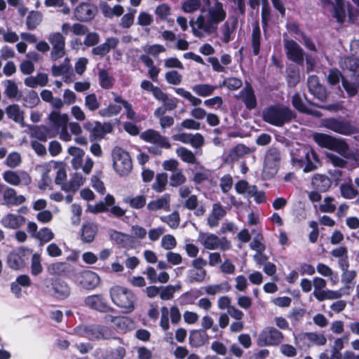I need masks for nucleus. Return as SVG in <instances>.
Wrapping results in <instances>:
<instances>
[{"label":"nucleus","mask_w":359,"mask_h":359,"mask_svg":"<svg viewBox=\"0 0 359 359\" xmlns=\"http://www.w3.org/2000/svg\"><path fill=\"white\" fill-rule=\"evenodd\" d=\"M109 236L111 240L114 241L116 243L123 245H127L132 241L131 236L121 233L120 231H117L116 230L111 231Z\"/></svg>","instance_id":"nucleus-50"},{"label":"nucleus","mask_w":359,"mask_h":359,"mask_svg":"<svg viewBox=\"0 0 359 359\" xmlns=\"http://www.w3.org/2000/svg\"><path fill=\"white\" fill-rule=\"evenodd\" d=\"M6 113L9 118L20 123L22 127L25 126L23 111L20 110L19 105L11 104L8 106L6 108Z\"/></svg>","instance_id":"nucleus-31"},{"label":"nucleus","mask_w":359,"mask_h":359,"mask_svg":"<svg viewBox=\"0 0 359 359\" xmlns=\"http://www.w3.org/2000/svg\"><path fill=\"white\" fill-rule=\"evenodd\" d=\"M165 114V113L163 112V109H156L154 112V116L158 118L159 124L163 130L171 127L175 123L173 117Z\"/></svg>","instance_id":"nucleus-40"},{"label":"nucleus","mask_w":359,"mask_h":359,"mask_svg":"<svg viewBox=\"0 0 359 359\" xmlns=\"http://www.w3.org/2000/svg\"><path fill=\"white\" fill-rule=\"evenodd\" d=\"M124 202L134 209L142 208L146 205V196L140 195L136 196H128L124 198Z\"/></svg>","instance_id":"nucleus-45"},{"label":"nucleus","mask_w":359,"mask_h":359,"mask_svg":"<svg viewBox=\"0 0 359 359\" xmlns=\"http://www.w3.org/2000/svg\"><path fill=\"white\" fill-rule=\"evenodd\" d=\"M205 292L208 295H215L219 293L227 292L231 290L228 282H223L220 284L210 285L205 287Z\"/></svg>","instance_id":"nucleus-41"},{"label":"nucleus","mask_w":359,"mask_h":359,"mask_svg":"<svg viewBox=\"0 0 359 359\" xmlns=\"http://www.w3.org/2000/svg\"><path fill=\"white\" fill-rule=\"evenodd\" d=\"M48 126H46V136L55 137L60 135V138L65 142L70 141L71 135L68 133L69 116L57 111H52L48 116Z\"/></svg>","instance_id":"nucleus-5"},{"label":"nucleus","mask_w":359,"mask_h":359,"mask_svg":"<svg viewBox=\"0 0 359 359\" xmlns=\"http://www.w3.org/2000/svg\"><path fill=\"white\" fill-rule=\"evenodd\" d=\"M4 94L9 99H16L18 95V88L16 83L12 80H6L4 81Z\"/></svg>","instance_id":"nucleus-47"},{"label":"nucleus","mask_w":359,"mask_h":359,"mask_svg":"<svg viewBox=\"0 0 359 359\" xmlns=\"http://www.w3.org/2000/svg\"><path fill=\"white\" fill-rule=\"evenodd\" d=\"M25 84L30 88H36L38 86H45V74H39L36 76H29L25 79Z\"/></svg>","instance_id":"nucleus-52"},{"label":"nucleus","mask_w":359,"mask_h":359,"mask_svg":"<svg viewBox=\"0 0 359 359\" xmlns=\"http://www.w3.org/2000/svg\"><path fill=\"white\" fill-rule=\"evenodd\" d=\"M311 184L317 191L325 192L330 188L332 182L325 175L316 174L312 177Z\"/></svg>","instance_id":"nucleus-29"},{"label":"nucleus","mask_w":359,"mask_h":359,"mask_svg":"<svg viewBox=\"0 0 359 359\" xmlns=\"http://www.w3.org/2000/svg\"><path fill=\"white\" fill-rule=\"evenodd\" d=\"M118 44V39L115 37L107 38L104 43L94 47L92 49V53L94 55H98L100 57H104L110 52L111 49H114Z\"/></svg>","instance_id":"nucleus-27"},{"label":"nucleus","mask_w":359,"mask_h":359,"mask_svg":"<svg viewBox=\"0 0 359 359\" xmlns=\"http://www.w3.org/2000/svg\"><path fill=\"white\" fill-rule=\"evenodd\" d=\"M220 244V238L215 234L208 235L204 241L203 245L206 249L215 250L217 249Z\"/></svg>","instance_id":"nucleus-61"},{"label":"nucleus","mask_w":359,"mask_h":359,"mask_svg":"<svg viewBox=\"0 0 359 359\" xmlns=\"http://www.w3.org/2000/svg\"><path fill=\"white\" fill-rule=\"evenodd\" d=\"M84 180L80 173H75L69 182L62 184V189L66 191L76 192L83 184Z\"/></svg>","instance_id":"nucleus-33"},{"label":"nucleus","mask_w":359,"mask_h":359,"mask_svg":"<svg viewBox=\"0 0 359 359\" xmlns=\"http://www.w3.org/2000/svg\"><path fill=\"white\" fill-rule=\"evenodd\" d=\"M322 126L336 133L351 135L356 133V128L348 121L342 118H327L322 120Z\"/></svg>","instance_id":"nucleus-9"},{"label":"nucleus","mask_w":359,"mask_h":359,"mask_svg":"<svg viewBox=\"0 0 359 359\" xmlns=\"http://www.w3.org/2000/svg\"><path fill=\"white\" fill-rule=\"evenodd\" d=\"M292 103L293 107L300 112L307 114L318 116L319 112H313L312 110L309 109L303 103L302 98L299 93H295L292 97Z\"/></svg>","instance_id":"nucleus-42"},{"label":"nucleus","mask_w":359,"mask_h":359,"mask_svg":"<svg viewBox=\"0 0 359 359\" xmlns=\"http://www.w3.org/2000/svg\"><path fill=\"white\" fill-rule=\"evenodd\" d=\"M85 106L91 111H94L99 109L100 102L95 93L87 95L85 97Z\"/></svg>","instance_id":"nucleus-63"},{"label":"nucleus","mask_w":359,"mask_h":359,"mask_svg":"<svg viewBox=\"0 0 359 359\" xmlns=\"http://www.w3.org/2000/svg\"><path fill=\"white\" fill-rule=\"evenodd\" d=\"M238 20L234 18L232 21H226L220 27V39L224 43H228L233 39Z\"/></svg>","instance_id":"nucleus-26"},{"label":"nucleus","mask_w":359,"mask_h":359,"mask_svg":"<svg viewBox=\"0 0 359 359\" xmlns=\"http://www.w3.org/2000/svg\"><path fill=\"white\" fill-rule=\"evenodd\" d=\"M112 158L114 169L119 175L126 176L131 172L133 164L128 152L116 147L112 150Z\"/></svg>","instance_id":"nucleus-7"},{"label":"nucleus","mask_w":359,"mask_h":359,"mask_svg":"<svg viewBox=\"0 0 359 359\" xmlns=\"http://www.w3.org/2000/svg\"><path fill=\"white\" fill-rule=\"evenodd\" d=\"M313 139L320 147L334 151L345 159L358 161L359 158L358 150L351 149L345 139L320 133H314Z\"/></svg>","instance_id":"nucleus-2"},{"label":"nucleus","mask_w":359,"mask_h":359,"mask_svg":"<svg viewBox=\"0 0 359 359\" xmlns=\"http://www.w3.org/2000/svg\"><path fill=\"white\" fill-rule=\"evenodd\" d=\"M109 294L112 302L118 307L124 309L126 313H130L134 311L137 297L130 290L116 285L111 287Z\"/></svg>","instance_id":"nucleus-6"},{"label":"nucleus","mask_w":359,"mask_h":359,"mask_svg":"<svg viewBox=\"0 0 359 359\" xmlns=\"http://www.w3.org/2000/svg\"><path fill=\"white\" fill-rule=\"evenodd\" d=\"M84 128L91 132V135L95 138H103L107 133L113 130L112 125L110 123H101L95 122L92 123L88 122L84 124Z\"/></svg>","instance_id":"nucleus-24"},{"label":"nucleus","mask_w":359,"mask_h":359,"mask_svg":"<svg viewBox=\"0 0 359 359\" xmlns=\"http://www.w3.org/2000/svg\"><path fill=\"white\" fill-rule=\"evenodd\" d=\"M51 71L54 76H63L65 78L64 81L66 83H70L74 80V74L68 57H65L60 65L54 64L52 66Z\"/></svg>","instance_id":"nucleus-21"},{"label":"nucleus","mask_w":359,"mask_h":359,"mask_svg":"<svg viewBox=\"0 0 359 359\" xmlns=\"http://www.w3.org/2000/svg\"><path fill=\"white\" fill-rule=\"evenodd\" d=\"M191 88L192 90L198 96L207 97L213 93L216 89V86L208 83H203L195 85Z\"/></svg>","instance_id":"nucleus-43"},{"label":"nucleus","mask_w":359,"mask_h":359,"mask_svg":"<svg viewBox=\"0 0 359 359\" xmlns=\"http://www.w3.org/2000/svg\"><path fill=\"white\" fill-rule=\"evenodd\" d=\"M32 255L29 248L21 247L10 252L7 257V263L10 268L20 270L26 266V263Z\"/></svg>","instance_id":"nucleus-10"},{"label":"nucleus","mask_w":359,"mask_h":359,"mask_svg":"<svg viewBox=\"0 0 359 359\" xmlns=\"http://www.w3.org/2000/svg\"><path fill=\"white\" fill-rule=\"evenodd\" d=\"M83 335L90 340L107 339L110 337V332L106 327L94 325L85 327Z\"/></svg>","instance_id":"nucleus-22"},{"label":"nucleus","mask_w":359,"mask_h":359,"mask_svg":"<svg viewBox=\"0 0 359 359\" xmlns=\"http://www.w3.org/2000/svg\"><path fill=\"white\" fill-rule=\"evenodd\" d=\"M281 152L278 147H271L266 152L263 175L266 178L273 177L278 172L281 161Z\"/></svg>","instance_id":"nucleus-8"},{"label":"nucleus","mask_w":359,"mask_h":359,"mask_svg":"<svg viewBox=\"0 0 359 359\" xmlns=\"http://www.w3.org/2000/svg\"><path fill=\"white\" fill-rule=\"evenodd\" d=\"M3 178L5 182L13 186H28L32 182L31 177L24 170H6L3 173Z\"/></svg>","instance_id":"nucleus-16"},{"label":"nucleus","mask_w":359,"mask_h":359,"mask_svg":"<svg viewBox=\"0 0 359 359\" xmlns=\"http://www.w3.org/2000/svg\"><path fill=\"white\" fill-rule=\"evenodd\" d=\"M175 92L177 95L188 100L190 102V103L194 106H198L202 102V100L200 98L194 96L189 91L186 90L182 88H175Z\"/></svg>","instance_id":"nucleus-54"},{"label":"nucleus","mask_w":359,"mask_h":359,"mask_svg":"<svg viewBox=\"0 0 359 359\" xmlns=\"http://www.w3.org/2000/svg\"><path fill=\"white\" fill-rule=\"evenodd\" d=\"M342 79H344L341 72L336 69L332 68L330 69L328 75L327 76V82L331 86L337 84L340 81H342Z\"/></svg>","instance_id":"nucleus-62"},{"label":"nucleus","mask_w":359,"mask_h":359,"mask_svg":"<svg viewBox=\"0 0 359 359\" xmlns=\"http://www.w3.org/2000/svg\"><path fill=\"white\" fill-rule=\"evenodd\" d=\"M339 189L341 196L346 199H353L359 194L352 184L347 183L341 184Z\"/></svg>","instance_id":"nucleus-48"},{"label":"nucleus","mask_w":359,"mask_h":359,"mask_svg":"<svg viewBox=\"0 0 359 359\" xmlns=\"http://www.w3.org/2000/svg\"><path fill=\"white\" fill-rule=\"evenodd\" d=\"M296 112L283 104H275L268 107L262 111V118L266 123L282 127L296 118Z\"/></svg>","instance_id":"nucleus-4"},{"label":"nucleus","mask_w":359,"mask_h":359,"mask_svg":"<svg viewBox=\"0 0 359 359\" xmlns=\"http://www.w3.org/2000/svg\"><path fill=\"white\" fill-rule=\"evenodd\" d=\"M100 84L102 88L109 89L113 86V79L109 76L108 72L104 69H101L98 72Z\"/></svg>","instance_id":"nucleus-51"},{"label":"nucleus","mask_w":359,"mask_h":359,"mask_svg":"<svg viewBox=\"0 0 359 359\" xmlns=\"http://www.w3.org/2000/svg\"><path fill=\"white\" fill-rule=\"evenodd\" d=\"M261 30L258 22L253 25L251 45L255 55H258L260 52Z\"/></svg>","instance_id":"nucleus-35"},{"label":"nucleus","mask_w":359,"mask_h":359,"mask_svg":"<svg viewBox=\"0 0 359 359\" xmlns=\"http://www.w3.org/2000/svg\"><path fill=\"white\" fill-rule=\"evenodd\" d=\"M283 338V334L276 328L266 327L259 334L257 345L259 346H276L280 344Z\"/></svg>","instance_id":"nucleus-11"},{"label":"nucleus","mask_w":359,"mask_h":359,"mask_svg":"<svg viewBox=\"0 0 359 359\" xmlns=\"http://www.w3.org/2000/svg\"><path fill=\"white\" fill-rule=\"evenodd\" d=\"M84 304L88 307L101 313L114 311V309L108 304L106 299L101 294L86 297L84 299Z\"/></svg>","instance_id":"nucleus-17"},{"label":"nucleus","mask_w":359,"mask_h":359,"mask_svg":"<svg viewBox=\"0 0 359 359\" xmlns=\"http://www.w3.org/2000/svg\"><path fill=\"white\" fill-rule=\"evenodd\" d=\"M180 289V285L174 286L172 285L161 287V291L160 292V297L163 300H170L173 297L174 293Z\"/></svg>","instance_id":"nucleus-59"},{"label":"nucleus","mask_w":359,"mask_h":359,"mask_svg":"<svg viewBox=\"0 0 359 359\" xmlns=\"http://www.w3.org/2000/svg\"><path fill=\"white\" fill-rule=\"evenodd\" d=\"M176 154L184 162L191 164L196 162V158L194 154L191 150L184 147L177 148L176 149Z\"/></svg>","instance_id":"nucleus-44"},{"label":"nucleus","mask_w":359,"mask_h":359,"mask_svg":"<svg viewBox=\"0 0 359 359\" xmlns=\"http://www.w3.org/2000/svg\"><path fill=\"white\" fill-rule=\"evenodd\" d=\"M237 98L241 100L248 109H253L257 107V98L253 88L250 83L246 82L245 87L239 92Z\"/></svg>","instance_id":"nucleus-23"},{"label":"nucleus","mask_w":359,"mask_h":359,"mask_svg":"<svg viewBox=\"0 0 359 359\" xmlns=\"http://www.w3.org/2000/svg\"><path fill=\"white\" fill-rule=\"evenodd\" d=\"M142 140L159 146H164L165 149H170L171 144L167 137L160 134V133L154 129H148L142 132L140 135Z\"/></svg>","instance_id":"nucleus-19"},{"label":"nucleus","mask_w":359,"mask_h":359,"mask_svg":"<svg viewBox=\"0 0 359 359\" xmlns=\"http://www.w3.org/2000/svg\"><path fill=\"white\" fill-rule=\"evenodd\" d=\"M22 162L20 154L18 152L11 153L6 159V164L8 167L15 168Z\"/></svg>","instance_id":"nucleus-64"},{"label":"nucleus","mask_w":359,"mask_h":359,"mask_svg":"<svg viewBox=\"0 0 359 359\" xmlns=\"http://www.w3.org/2000/svg\"><path fill=\"white\" fill-rule=\"evenodd\" d=\"M206 276V270L191 269L187 272V280L191 284L201 283L205 281Z\"/></svg>","instance_id":"nucleus-39"},{"label":"nucleus","mask_w":359,"mask_h":359,"mask_svg":"<svg viewBox=\"0 0 359 359\" xmlns=\"http://www.w3.org/2000/svg\"><path fill=\"white\" fill-rule=\"evenodd\" d=\"M52 48L50 57L52 61H56L63 57L65 55V39L62 34L55 32L50 34L48 37Z\"/></svg>","instance_id":"nucleus-13"},{"label":"nucleus","mask_w":359,"mask_h":359,"mask_svg":"<svg viewBox=\"0 0 359 359\" xmlns=\"http://www.w3.org/2000/svg\"><path fill=\"white\" fill-rule=\"evenodd\" d=\"M26 198L18 195L16 191L3 184H0V203L7 206H18L24 203Z\"/></svg>","instance_id":"nucleus-12"},{"label":"nucleus","mask_w":359,"mask_h":359,"mask_svg":"<svg viewBox=\"0 0 359 359\" xmlns=\"http://www.w3.org/2000/svg\"><path fill=\"white\" fill-rule=\"evenodd\" d=\"M250 149L245 144H238L230 151L229 156L232 160H236L245 154H249Z\"/></svg>","instance_id":"nucleus-56"},{"label":"nucleus","mask_w":359,"mask_h":359,"mask_svg":"<svg viewBox=\"0 0 359 359\" xmlns=\"http://www.w3.org/2000/svg\"><path fill=\"white\" fill-rule=\"evenodd\" d=\"M307 340L316 345L323 346L327 343V339L325 335L316 332L306 333Z\"/></svg>","instance_id":"nucleus-60"},{"label":"nucleus","mask_w":359,"mask_h":359,"mask_svg":"<svg viewBox=\"0 0 359 359\" xmlns=\"http://www.w3.org/2000/svg\"><path fill=\"white\" fill-rule=\"evenodd\" d=\"M161 220L166 223L170 228L177 229L180 224V217L179 212L175 211L169 215L161 217Z\"/></svg>","instance_id":"nucleus-55"},{"label":"nucleus","mask_w":359,"mask_h":359,"mask_svg":"<svg viewBox=\"0 0 359 359\" xmlns=\"http://www.w3.org/2000/svg\"><path fill=\"white\" fill-rule=\"evenodd\" d=\"M168 174L165 172L158 173L156 176L155 182L152 185V188L156 192H162L165 190V187L168 183Z\"/></svg>","instance_id":"nucleus-49"},{"label":"nucleus","mask_w":359,"mask_h":359,"mask_svg":"<svg viewBox=\"0 0 359 359\" xmlns=\"http://www.w3.org/2000/svg\"><path fill=\"white\" fill-rule=\"evenodd\" d=\"M208 340V334L205 330H193L190 333L189 341L193 346L199 347L205 344Z\"/></svg>","instance_id":"nucleus-32"},{"label":"nucleus","mask_w":359,"mask_h":359,"mask_svg":"<svg viewBox=\"0 0 359 359\" xmlns=\"http://www.w3.org/2000/svg\"><path fill=\"white\" fill-rule=\"evenodd\" d=\"M283 46L285 50L287 57L297 63V65H303L304 58V52L302 47L292 39H284Z\"/></svg>","instance_id":"nucleus-14"},{"label":"nucleus","mask_w":359,"mask_h":359,"mask_svg":"<svg viewBox=\"0 0 359 359\" xmlns=\"http://www.w3.org/2000/svg\"><path fill=\"white\" fill-rule=\"evenodd\" d=\"M97 12V7L88 3L80 4L74 10L75 18L81 22H88L93 20Z\"/></svg>","instance_id":"nucleus-20"},{"label":"nucleus","mask_w":359,"mask_h":359,"mask_svg":"<svg viewBox=\"0 0 359 359\" xmlns=\"http://www.w3.org/2000/svg\"><path fill=\"white\" fill-rule=\"evenodd\" d=\"M97 233V226L95 223L89 222L82 226L81 239L84 243H92Z\"/></svg>","instance_id":"nucleus-30"},{"label":"nucleus","mask_w":359,"mask_h":359,"mask_svg":"<svg viewBox=\"0 0 359 359\" xmlns=\"http://www.w3.org/2000/svg\"><path fill=\"white\" fill-rule=\"evenodd\" d=\"M187 182V177L183 173L182 169L179 170L172 172L170 177V185L172 187H177L182 185Z\"/></svg>","instance_id":"nucleus-46"},{"label":"nucleus","mask_w":359,"mask_h":359,"mask_svg":"<svg viewBox=\"0 0 359 359\" xmlns=\"http://www.w3.org/2000/svg\"><path fill=\"white\" fill-rule=\"evenodd\" d=\"M76 282L83 288L93 290L99 285L100 279L96 273L84 271L76 276Z\"/></svg>","instance_id":"nucleus-18"},{"label":"nucleus","mask_w":359,"mask_h":359,"mask_svg":"<svg viewBox=\"0 0 359 359\" xmlns=\"http://www.w3.org/2000/svg\"><path fill=\"white\" fill-rule=\"evenodd\" d=\"M341 84L349 97H353L358 94L359 83L351 82L346 79H342Z\"/></svg>","instance_id":"nucleus-57"},{"label":"nucleus","mask_w":359,"mask_h":359,"mask_svg":"<svg viewBox=\"0 0 359 359\" xmlns=\"http://www.w3.org/2000/svg\"><path fill=\"white\" fill-rule=\"evenodd\" d=\"M226 214L224 207L220 203H214L211 214L208 217V224L210 227L217 226L219 221Z\"/></svg>","instance_id":"nucleus-28"},{"label":"nucleus","mask_w":359,"mask_h":359,"mask_svg":"<svg viewBox=\"0 0 359 359\" xmlns=\"http://www.w3.org/2000/svg\"><path fill=\"white\" fill-rule=\"evenodd\" d=\"M25 222L26 219L25 217L13 213L6 214L1 219V223L4 227L11 229H18Z\"/></svg>","instance_id":"nucleus-25"},{"label":"nucleus","mask_w":359,"mask_h":359,"mask_svg":"<svg viewBox=\"0 0 359 359\" xmlns=\"http://www.w3.org/2000/svg\"><path fill=\"white\" fill-rule=\"evenodd\" d=\"M27 231L30 234L31 237L35 238L39 241V245L42 246L44 243V233L45 229L42 228L38 231V226L34 222H29L27 223Z\"/></svg>","instance_id":"nucleus-38"},{"label":"nucleus","mask_w":359,"mask_h":359,"mask_svg":"<svg viewBox=\"0 0 359 359\" xmlns=\"http://www.w3.org/2000/svg\"><path fill=\"white\" fill-rule=\"evenodd\" d=\"M121 111V107L116 104H110L108 107L99 111V114L102 117H111L118 114Z\"/></svg>","instance_id":"nucleus-58"},{"label":"nucleus","mask_w":359,"mask_h":359,"mask_svg":"<svg viewBox=\"0 0 359 359\" xmlns=\"http://www.w3.org/2000/svg\"><path fill=\"white\" fill-rule=\"evenodd\" d=\"M170 207V196L165 194L161 198L151 201L147 205V208L151 211H156L160 209L168 210Z\"/></svg>","instance_id":"nucleus-34"},{"label":"nucleus","mask_w":359,"mask_h":359,"mask_svg":"<svg viewBox=\"0 0 359 359\" xmlns=\"http://www.w3.org/2000/svg\"><path fill=\"white\" fill-rule=\"evenodd\" d=\"M210 0H187L182 5L185 13H191L201 8L202 6H208Z\"/></svg>","instance_id":"nucleus-37"},{"label":"nucleus","mask_w":359,"mask_h":359,"mask_svg":"<svg viewBox=\"0 0 359 359\" xmlns=\"http://www.w3.org/2000/svg\"><path fill=\"white\" fill-rule=\"evenodd\" d=\"M333 7L334 17L339 22L343 23L346 18L344 0L339 1Z\"/></svg>","instance_id":"nucleus-53"},{"label":"nucleus","mask_w":359,"mask_h":359,"mask_svg":"<svg viewBox=\"0 0 359 359\" xmlns=\"http://www.w3.org/2000/svg\"><path fill=\"white\" fill-rule=\"evenodd\" d=\"M72 271V265L66 262H56L48 266V271L56 275H66Z\"/></svg>","instance_id":"nucleus-36"},{"label":"nucleus","mask_w":359,"mask_h":359,"mask_svg":"<svg viewBox=\"0 0 359 359\" xmlns=\"http://www.w3.org/2000/svg\"><path fill=\"white\" fill-rule=\"evenodd\" d=\"M49 294L53 297L62 300L67 299L71 294V287L68 283L62 279L55 278L53 280L48 290Z\"/></svg>","instance_id":"nucleus-15"},{"label":"nucleus","mask_w":359,"mask_h":359,"mask_svg":"<svg viewBox=\"0 0 359 359\" xmlns=\"http://www.w3.org/2000/svg\"><path fill=\"white\" fill-rule=\"evenodd\" d=\"M290 156L292 165L298 169L303 168L304 172L316 170L320 163L316 152L305 146L292 149Z\"/></svg>","instance_id":"nucleus-3"},{"label":"nucleus","mask_w":359,"mask_h":359,"mask_svg":"<svg viewBox=\"0 0 359 359\" xmlns=\"http://www.w3.org/2000/svg\"><path fill=\"white\" fill-rule=\"evenodd\" d=\"M215 1H216L215 5L208 8L206 15L201 14L195 22L190 20L192 32L196 36L201 37L202 34L196 29L195 25H197L198 29L212 34L216 33L218 25L226 18V13L223 8V4L218 0Z\"/></svg>","instance_id":"nucleus-1"}]
</instances>
